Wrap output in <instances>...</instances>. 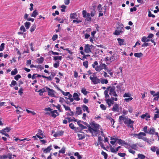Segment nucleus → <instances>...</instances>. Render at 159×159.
<instances>
[{
	"label": "nucleus",
	"instance_id": "ddd939ff",
	"mask_svg": "<svg viewBox=\"0 0 159 159\" xmlns=\"http://www.w3.org/2000/svg\"><path fill=\"white\" fill-rule=\"evenodd\" d=\"M150 93L151 95H152L153 97H155L153 99L154 101H158L159 98V92H157V93H155V92L154 91H150Z\"/></svg>",
	"mask_w": 159,
	"mask_h": 159
},
{
	"label": "nucleus",
	"instance_id": "680f3d73",
	"mask_svg": "<svg viewBox=\"0 0 159 159\" xmlns=\"http://www.w3.org/2000/svg\"><path fill=\"white\" fill-rule=\"evenodd\" d=\"M88 61H86L83 62V65L86 68L88 67Z\"/></svg>",
	"mask_w": 159,
	"mask_h": 159
},
{
	"label": "nucleus",
	"instance_id": "de8ad7c7",
	"mask_svg": "<svg viewBox=\"0 0 159 159\" xmlns=\"http://www.w3.org/2000/svg\"><path fill=\"white\" fill-rule=\"evenodd\" d=\"M77 16V15L76 13H71L70 15V18L71 19H73L75 18Z\"/></svg>",
	"mask_w": 159,
	"mask_h": 159
},
{
	"label": "nucleus",
	"instance_id": "0e129e2a",
	"mask_svg": "<svg viewBox=\"0 0 159 159\" xmlns=\"http://www.w3.org/2000/svg\"><path fill=\"white\" fill-rule=\"evenodd\" d=\"M118 154L119 156L121 157H124L126 155L125 153L121 152L118 153Z\"/></svg>",
	"mask_w": 159,
	"mask_h": 159
},
{
	"label": "nucleus",
	"instance_id": "20e7f679",
	"mask_svg": "<svg viewBox=\"0 0 159 159\" xmlns=\"http://www.w3.org/2000/svg\"><path fill=\"white\" fill-rule=\"evenodd\" d=\"M148 126H145L143 128V130L146 133L148 134H154L155 129L153 127H151L148 129Z\"/></svg>",
	"mask_w": 159,
	"mask_h": 159
},
{
	"label": "nucleus",
	"instance_id": "49530a36",
	"mask_svg": "<svg viewBox=\"0 0 159 159\" xmlns=\"http://www.w3.org/2000/svg\"><path fill=\"white\" fill-rule=\"evenodd\" d=\"M101 154L104 157V158L105 159H107V158L108 155L106 152L102 151L101 152Z\"/></svg>",
	"mask_w": 159,
	"mask_h": 159
},
{
	"label": "nucleus",
	"instance_id": "ea45409f",
	"mask_svg": "<svg viewBox=\"0 0 159 159\" xmlns=\"http://www.w3.org/2000/svg\"><path fill=\"white\" fill-rule=\"evenodd\" d=\"M18 73L17 69L16 68L15 69L13 70H12L11 73V75H15Z\"/></svg>",
	"mask_w": 159,
	"mask_h": 159
},
{
	"label": "nucleus",
	"instance_id": "c03bdc74",
	"mask_svg": "<svg viewBox=\"0 0 159 159\" xmlns=\"http://www.w3.org/2000/svg\"><path fill=\"white\" fill-rule=\"evenodd\" d=\"M119 71H117L116 73V76H119L120 73L122 72V68L120 67L119 68Z\"/></svg>",
	"mask_w": 159,
	"mask_h": 159
},
{
	"label": "nucleus",
	"instance_id": "5701e85b",
	"mask_svg": "<svg viewBox=\"0 0 159 159\" xmlns=\"http://www.w3.org/2000/svg\"><path fill=\"white\" fill-rule=\"evenodd\" d=\"M82 122H83V121L78 120L77 121V124L81 129H86L87 128L86 127L83 125V124L81 123Z\"/></svg>",
	"mask_w": 159,
	"mask_h": 159
},
{
	"label": "nucleus",
	"instance_id": "79ce46f5",
	"mask_svg": "<svg viewBox=\"0 0 159 159\" xmlns=\"http://www.w3.org/2000/svg\"><path fill=\"white\" fill-rule=\"evenodd\" d=\"M158 149V148L155 146H152L151 148V150L152 151L154 152H155L156 151H156H157V149Z\"/></svg>",
	"mask_w": 159,
	"mask_h": 159
},
{
	"label": "nucleus",
	"instance_id": "8fccbe9b",
	"mask_svg": "<svg viewBox=\"0 0 159 159\" xmlns=\"http://www.w3.org/2000/svg\"><path fill=\"white\" fill-rule=\"evenodd\" d=\"M62 105L64 107L66 111H71V109L70 107L68 106H66L65 105L62 104Z\"/></svg>",
	"mask_w": 159,
	"mask_h": 159
},
{
	"label": "nucleus",
	"instance_id": "13d9d810",
	"mask_svg": "<svg viewBox=\"0 0 159 159\" xmlns=\"http://www.w3.org/2000/svg\"><path fill=\"white\" fill-rule=\"evenodd\" d=\"M73 22L74 23H75L76 24H78L79 23L82 22V20H73Z\"/></svg>",
	"mask_w": 159,
	"mask_h": 159
},
{
	"label": "nucleus",
	"instance_id": "f257e3e1",
	"mask_svg": "<svg viewBox=\"0 0 159 159\" xmlns=\"http://www.w3.org/2000/svg\"><path fill=\"white\" fill-rule=\"evenodd\" d=\"M100 125L94 123L91 126L89 127L88 131L92 134L93 135H97L100 132Z\"/></svg>",
	"mask_w": 159,
	"mask_h": 159
},
{
	"label": "nucleus",
	"instance_id": "a18cd8bd",
	"mask_svg": "<svg viewBox=\"0 0 159 159\" xmlns=\"http://www.w3.org/2000/svg\"><path fill=\"white\" fill-rule=\"evenodd\" d=\"M130 96L131 94L129 92L125 93L123 96V97L124 98L130 97Z\"/></svg>",
	"mask_w": 159,
	"mask_h": 159
},
{
	"label": "nucleus",
	"instance_id": "c756f323",
	"mask_svg": "<svg viewBox=\"0 0 159 159\" xmlns=\"http://www.w3.org/2000/svg\"><path fill=\"white\" fill-rule=\"evenodd\" d=\"M47 88H48V87H45L43 89H39L38 92H41L43 93L47 91L48 89Z\"/></svg>",
	"mask_w": 159,
	"mask_h": 159
},
{
	"label": "nucleus",
	"instance_id": "39448f33",
	"mask_svg": "<svg viewBox=\"0 0 159 159\" xmlns=\"http://www.w3.org/2000/svg\"><path fill=\"white\" fill-rule=\"evenodd\" d=\"M123 25H120L117 27L115 32L114 33V35H118L120 34L123 33L124 31V29L123 28Z\"/></svg>",
	"mask_w": 159,
	"mask_h": 159
},
{
	"label": "nucleus",
	"instance_id": "423d86ee",
	"mask_svg": "<svg viewBox=\"0 0 159 159\" xmlns=\"http://www.w3.org/2000/svg\"><path fill=\"white\" fill-rule=\"evenodd\" d=\"M107 90H108L109 91V94L111 96L117 97L118 95L116 92V88L114 86L112 87H109L107 88Z\"/></svg>",
	"mask_w": 159,
	"mask_h": 159
},
{
	"label": "nucleus",
	"instance_id": "4c0bfd02",
	"mask_svg": "<svg viewBox=\"0 0 159 159\" xmlns=\"http://www.w3.org/2000/svg\"><path fill=\"white\" fill-rule=\"evenodd\" d=\"M62 58V57L61 56H54L53 57V60L56 61L59 60L60 61L61 60Z\"/></svg>",
	"mask_w": 159,
	"mask_h": 159
},
{
	"label": "nucleus",
	"instance_id": "7c9ffc66",
	"mask_svg": "<svg viewBox=\"0 0 159 159\" xmlns=\"http://www.w3.org/2000/svg\"><path fill=\"white\" fill-rule=\"evenodd\" d=\"M81 92L85 95H86L88 92L86 91V89L84 88H82L81 90Z\"/></svg>",
	"mask_w": 159,
	"mask_h": 159
},
{
	"label": "nucleus",
	"instance_id": "69168bd1",
	"mask_svg": "<svg viewBox=\"0 0 159 159\" xmlns=\"http://www.w3.org/2000/svg\"><path fill=\"white\" fill-rule=\"evenodd\" d=\"M57 37L58 35L57 34L54 35L52 38V40L53 41H55L57 39Z\"/></svg>",
	"mask_w": 159,
	"mask_h": 159
},
{
	"label": "nucleus",
	"instance_id": "a878e982",
	"mask_svg": "<svg viewBox=\"0 0 159 159\" xmlns=\"http://www.w3.org/2000/svg\"><path fill=\"white\" fill-rule=\"evenodd\" d=\"M0 133L2 134V135H4L5 136L9 138V135L6 133V132L5 130H4L3 129L2 130H0Z\"/></svg>",
	"mask_w": 159,
	"mask_h": 159
},
{
	"label": "nucleus",
	"instance_id": "2eb2a0df",
	"mask_svg": "<svg viewBox=\"0 0 159 159\" xmlns=\"http://www.w3.org/2000/svg\"><path fill=\"white\" fill-rule=\"evenodd\" d=\"M117 143L120 145H125V148H127L129 146V144L125 142L124 140H123L121 139H119L118 140V141H117Z\"/></svg>",
	"mask_w": 159,
	"mask_h": 159
},
{
	"label": "nucleus",
	"instance_id": "a19ab883",
	"mask_svg": "<svg viewBox=\"0 0 159 159\" xmlns=\"http://www.w3.org/2000/svg\"><path fill=\"white\" fill-rule=\"evenodd\" d=\"M36 25L35 24H34L30 28V31L31 32H32L34 31L36 28Z\"/></svg>",
	"mask_w": 159,
	"mask_h": 159
},
{
	"label": "nucleus",
	"instance_id": "412c9836",
	"mask_svg": "<svg viewBox=\"0 0 159 159\" xmlns=\"http://www.w3.org/2000/svg\"><path fill=\"white\" fill-rule=\"evenodd\" d=\"M119 105L117 104L116 103L114 104L113 106L112 110L115 112H118L119 111Z\"/></svg>",
	"mask_w": 159,
	"mask_h": 159
},
{
	"label": "nucleus",
	"instance_id": "6e6d98bb",
	"mask_svg": "<svg viewBox=\"0 0 159 159\" xmlns=\"http://www.w3.org/2000/svg\"><path fill=\"white\" fill-rule=\"evenodd\" d=\"M5 43H2L1 44L0 46V51H2L4 49Z\"/></svg>",
	"mask_w": 159,
	"mask_h": 159
},
{
	"label": "nucleus",
	"instance_id": "f8f14e48",
	"mask_svg": "<svg viewBox=\"0 0 159 159\" xmlns=\"http://www.w3.org/2000/svg\"><path fill=\"white\" fill-rule=\"evenodd\" d=\"M47 88L48 89L47 91L48 95L52 97H56L55 94L56 93L55 91L48 87Z\"/></svg>",
	"mask_w": 159,
	"mask_h": 159
},
{
	"label": "nucleus",
	"instance_id": "58836bf2",
	"mask_svg": "<svg viewBox=\"0 0 159 159\" xmlns=\"http://www.w3.org/2000/svg\"><path fill=\"white\" fill-rule=\"evenodd\" d=\"M132 149H134L135 150H137L138 147L137 144H132L130 146Z\"/></svg>",
	"mask_w": 159,
	"mask_h": 159
},
{
	"label": "nucleus",
	"instance_id": "4d7b16f0",
	"mask_svg": "<svg viewBox=\"0 0 159 159\" xmlns=\"http://www.w3.org/2000/svg\"><path fill=\"white\" fill-rule=\"evenodd\" d=\"M102 141V139L101 137L100 136H99L98 137V142L100 144L101 146V147H102V144L101 142Z\"/></svg>",
	"mask_w": 159,
	"mask_h": 159
},
{
	"label": "nucleus",
	"instance_id": "0eeeda50",
	"mask_svg": "<svg viewBox=\"0 0 159 159\" xmlns=\"http://www.w3.org/2000/svg\"><path fill=\"white\" fill-rule=\"evenodd\" d=\"M146 136L145 133L140 132L139 133V136L138 137V138L139 139H142L144 141L149 143V141L148 139L146 137H144Z\"/></svg>",
	"mask_w": 159,
	"mask_h": 159
},
{
	"label": "nucleus",
	"instance_id": "09e8293b",
	"mask_svg": "<svg viewBox=\"0 0 159 159\" xmlns=\"http://www.w3.org/2000/svg\"><path fill=\"white\" fill-rule=\"evenodd\" d=\"M106 70L110 74L111 76H112L113 75V72H111V69H108L107 68V69H106Z\"/></svg>",
	"mask_w": 159,
	"mask_h": 159
},
{
	"label": "nucleus",
	"instance_id": "7ed1b4c3",
	"mask_svg": "<svg viewBox=\"0 0 159 159\" xmlns=\"http://www.w3.org/2000/svg\"><path fill=\"white\" fill-rule=\"evenodd\" d=\"M105 98H106L105 100L106 102L108 104L109 107H110L112 104H114V101H117L118 99L117 98L111 97L110 98L108 94L105 96Z\"/></svg>",
	"mask_w": 159,
	"mask_h": 159
},
{
	"label": "nucleus",
	"instance_id": "aec40b11",
	"mask_svg": "<svg viewBox=\"0 0 159 159\" xmlns=\"http://www.w3.org/2000/svg\"><path fill=\"white\" fill-rule=\"evenodd\" d=\"M128 117L124 116H120L119 117V121L120 124H122L123 122L124 123L125 120Z\"/></svg>",
	"mask_w": 159,
	"mask_h": 159
},
{
	"label": "nucleus",
	"instance_id": "864d4df0",
	"mask_svg": "<svg viewBox=\"0 0 159 159\" xmlns=\"http://www.w3.org/2000/svg\"><path fill=\"white\" fill-rule=\"evenodd\" d=\"M42 77L46 79H47L48 80L50 81H51L52 79V77L50 75L48 77L46 76H42Z\"/></svg>",
	"mask_w": 159,
	"mask_h": 159
},
{
	"label": "nucleus",
	"instance_id": "2f4dec72",
	"mask_svg": "<svg viewBox=\"0 0 159 159\" xmlns=\"http://www.w3.org/2000/svg\"><path fill=\"white\" fill-rule=\"evenodd\" d=\"M38 14V13L37 12V10H35L31 14V17H35Z\"/></svg>",
	"mask_w": 159,
	"mask_h": 159
},
{
	"label": "nucleus",
	"instance_id": "bb28decb",
	"mask_svg": "<svg viewBox=\"0 0 159 159\" xmlns=\"http://www.w3.org/2000/svg\"><path fill=\"white\" fill-rule=\"evenodd\" d=\"M117 39L118 42V43L121 46L124 44V43L125 42L124 39L120 38H118Z\"/></svg>",
	"mask_w": 159,
	"mask_h": 159
},
{
	"label": "nucleus",
	"instance_id": "603ef678",
	"mask_svg": "<svg viewBox=\"0 0 159 159\" xmlns=\"http://www.w3.org/2000/svg\"><path fill=\"white\" fill-rule=\"evenodd\" d=\"M66 6L64 5H62L61 7V11L62 12H64L65 11V9L66 8Z\"/></svg>",
	"mask_w": 159,
	"mask_h": 159
},
{
	"label": "nucleus",
	"instance_id": "72a5a7b5",
	"mask_svg": "<svg viewBox=\"0 0 159 159\" xmlns=\"http://www.w3.org/2000/svg\"><path fill=\"white\" fill-rule=\"evenodd\" d=\"M78 136L79 138V139L80 140L83 139L85 137V136L84 134H78Z\"/></svg>",
	"mask_w": 159,
	"mask_h": 159
},
{
	"label": "nucleus",
	"instance_id": "393cba45",
	"mask_svg": "<svg viewBox=\"0 0 159 159\" xmlns=\"http://www.w3.org/2000/svg\"><path fill=\"white\" fill-rule=\"evenodd\" d=\"M76 113L77 115H79L82 113V111L80 107H77L76 108Z\"/></svg>",
	"mask_w": 159,
	"mask_h": 159
},
{
	"label": "nucleus",
	"instance_id": "bf43d9fd",
	"mask_svg": "<svg viewBox=\"0 0 159 159\" xmlns=\"http://www.w3.org/2000/svg\"><path fill=\"white\" fill-rule=\"evenodd\" d=\"M57 132L59 136L62 135L64 133V131L63 130H60Z\"/></svg>",
	"mask_w": 159,
	"mask_h": 159
},
{
	"label": "nucleus",
	"instance_id": "f03ea898",
	"mask_svg": "<svg viewBox=\"0 0 159 159\" xmlns=\"http://www.w3.org/2000/svg\"><path fill=\"white\" fill-rule=\"evenodd\" d=\"M99 64L100 65L98 66V62L95 61L92 65V67L94 68L95 70L97 71L100 72L102 69H104L105 70L107 69V66L105 64L103 63L102 62H100Z\"/></svg>",
	"mask_w": 159,
	"mask_h": 159
},
{
	"label": "nucleus",
	"instance_id": "b1692460",
	"mask_svg": "<svg viewBox=\"0 0 159 159\" xmlns=\"http://www.w3.org/2000/svg\"><path fill=\"white\" fill-rule=\"evenodd\" d=\"M73 97L74 100L76 101H78L80 100V98L79 97V96L77 93H75L73 95Z\"/></svg>",
	"mask_w": 159,
	"mask_h": 159
},
{
	"label": "nucleus",
	"instance_id": "cd10ccee",
	"mask_svg": "<svg viewBox=\"0 0 159 159\" xmlns=\"http://www.w3.org/2000/svg\"><path fill=\"white\" fill-rule=\"evenodd\" d=\"M44 60V58L42 57H41L40 58H38L37 60V63L39 64L42 63Z\"/></svg>",
	"mask_w": 159,
	"mask_h": 159
},
{
	"label": "nucleus",
	"instance_id": "6e6552de",
	"mask_svg": "<svg viewBox=\"0 0 159 159\" xmlns=\"http://www.w3.org/2000/svg\"><path fill=\"white\" fill-rule=\"evenodd\" d=\"M89 79L91 80L92 83L94 84H96L100 83L101 80L96 76H90Z\"/></svg>",
	"mask_w": 159,
	"mask_h": 159
},
{
	"label": "nucleus",
	"instance_id": "1a4fd4ad",
	"mask_svg": "<svg viewBox=\"0 0 159 159\" xmlns=\"http://www.w3.org/2000/svg\"><path fill=\"white\" fill-rule=\"evenodd\" d=\"M82 14L83 17L84 18H86V20L88 21H91V18L90 17V14L89 13H87L86 10H84L82 11Z\"/></svg>",
	"mask_w": 159,
	"mask_h": 159
},
{
	"label": "nucleus",
	"instance_id": "052dcab7",
	"mask_svg": "<svg viewBox=\"0 0 159 159\" xmlns=\"http://www.w3.org/2000/svg\"><path fill=\"white\" fill-rule=\"evenodd\" d=\"M65 152V148H62L61 150L59 151V152L60 153H62L64 154Z\"/></svg>",
	"mask_w": 159,
	"mask_h": 159
},
{
	"label": "nucleus",
	"instance_id": "e2e57ef3",
	"mask_svg": "<svg viewBox=\"0 0 159 159\" xmlns=\"http://www.w3.org/2000/svg\"><path fill=\"white\" fill-rule=\"evenodd\" d=\"M133 99V98L132 97H129V98H126L124 99V101L126 102H128Z\"/></svg>",
	"mask_w": 159,
	"mask_h": 159
},
{
	"label": "nucleus",
	"instance_id": "473e14b6",
	"mask_svg": "<svg viewBox=\"0 0 159 159\" xmlns=\"http://www.w3.org/2000/svg\"><path fill=\"white\" fill-rule=\"evenodd\" d=\"M134 56L137 57H140L143 56V54L141 52L135 53L134 54Z\"/></svg>",
	"mask_w": 159,
	"mask_h": 159
},
{
	"label": "nucleus",
	"instance_id": "a211bd4d",
	"mask_svg": "<svg viewBox=\"0 0 159 159\" xmlns=\"http://www.w3.org/2000/svg\"><path fill=\"white\" fill-rule=\"evenodd\" d=\"M57 88L58 90L60 91L62 94L64 96H68L69 94V97L70 98V97H72V95L70 94V93L69 92H65L63 91L61 89H60L59 87H58L57 85H56Z\"/></svg>",
	"mask_w": 159,
	"mask_h": 159
},
{
	"label": "nucleus",
	"instance_id": "e433bc0d",
	"mask_svg": "<svg viewBox=\"0 0 159 159\" xmlns=\"http://www.w3.org/2000/svg\"><path fill=\"white\" fill-rule=\"evenodd\" d=\"M138 158L140 159H144L145 156L142 154H139L138 155Z\"/></svg>",
	"mask_w": 159,
	"mask_h": 159
},
{
	"label": "nucleus",
	"instance_id": "5fc2aeb1",
	"mask_svg": "<svg viewBox=\"0 0 159 159\" xmlns=\"http://www.w3.org/2000/svg\"><path fill=\"white\" fill-rule=\"evenodd\" d=\"M59 62L57 61L54 64L53 67L55 68H57L59 66Z\"/></svg>",
	"mask_w": 159,
	"mask_h": 159
},
{
	"label": "nucleus",
	"instance_id": "dca6fc26",
	"mask_svg": "<svg viewBox=\"0 0 159 159\" xmlns=\"http://www.w3.org/2000/svg\"><path fill=\"white\" fill-rule=\"evenodd\" d=\"M36 136L38 138L40 139H43L44 137L42 131L40 129L38 130V134H36Z\"/></svg>",
	"mask_w": 159,
	"mask_h": 159
},
{
	"label": "nucleus",
	"instance_id": "9b49d317",
	"mask_svg": "<svg viewBox=\"0 0 159 159\" xmlns=\"http://www.w3.org/2000/svg\"><path fill=\"white\" fill-rule=\"evenodd\" d=\"M46 114L49 115L54 118H56L59 115V113L57 110H52L50 112H47Z\"/></svg>",
	"mask_w": 159,
	"mask_h": 159
},
{
	"label": "nucleus",
	"instance_id": "774afa93",
	"mask_svg": "<svg viewBox=\"0 0 159 159\" xmlns=\"http://www.w3.org/2000/svg\"><path fill=\"white\" fill-rule=\"evenodd\" d=\"M98 10L99 12H102V5L101 4H99L98 7Z\"/></svg>",
	"mask_w": 159,
	"mask_h": 159
},
{
	"label": "nucleus",
	"instance_id": "9d476101",
	"mask_svg": "<svg viewBox=\"0 0 159 159\" xmlns=\"http://www.w3.org/2000/svg\"><path fill=\"white\" fill-rule=\"evenodd\" d=\"M125 120L124 123L126 125L128 126L133 128V124L134 123V121L131 120L130 119L128 118V117Z\"/></svg>",
	"mask_w": 159,
	"mask_h": 159
},
{
	"label": "nucleus",
	"instance_id": "37998d69",
	"mask_svg": "<svg viewBox=\"0 0 159 159\" xmlns=\"http://www.w3.org/2000/svg\"><path fill=\"white\" fill-rule=\"evenodd\" d=\"M55 107L60 112H61L63 111V110L62 108H61V105L60 104H58L57 106H56Z\"/></svg>",
	"mask_w": 159,
	"mask_h": 159
},
{
	"label": "nucleus",
	"instance_id": "338daca9",
	"mask_svg": "<svg viewBox=\"0 0 159 159\" xmlns=\"http://www.w3.org/2000/svg\"><path fill=\"white\" fill-rule=\"evenodd\" d=\"M21 78V76L20 75H17L14 77V79L16 80H18L19 79Z\"/></svg>",
	"mask_w": 159,
	"mask_h": 159
},
{
	"label": "nucleus",
	"instance_id": "f704fd0d",
	"mask_svg": "<svg viewBox=\"0 0 159 159\" xmlns=\"http://www.w3.org/2000/svg\"><path fill=\"white\" fill-rule=\"evenodd\" d=\"M147 38L148 37H146L145 36H143L142 37L141 41L143 42H148L150 41V40L149 39H148Z\"/></svg>",
	"mask_w": 159,
	"mask_h": 159
},
{
	"label": "nucleus",
	"instance_id": "4be33fe9",
	"mask_svg": "<svg viewBox=\"0 0 159 159\" xmlns=\"http://www.w3.org/2000/svg\"><path fill=\"white\" fill-rule=\"evenodd\" d=\"M141 117L142 119H145V117H146L145 120H148V118H150V116L148 114V113H146L145 114H143L141 116Z\"/></svg>",
	"mask_w": 159,
	"mask_h": 159
},
{
	"label": "nucleus",
	"instance_id": "c9c22d12",
	"mask_svg": "<svg viewBox=\"0 0 159 159\" xmlns=\"http://www.w3.org/2000/svg\"><path fill=\"white\" fill-rule=\"evenodd\" d=\"M25 26L26 29H28L30 27V23L28 22H26L24 24Z\"/></svg>",
	"mask_w": 159,
	"mask_h": 159
},
{
	"label": "nucleus",
	"instance_id": "6ab92c4d",
	"mask_svg": "<svg viewBox=\"0 0 159 159\" xmlns=\"http://www.w3.org/2000/svg\"><path fill=\"white\" fill-rule=\"evenodd\" d=\"M52 146L50 145L46 148H43L42 150L43 152L46 153H49L52 150Z\"/></svg>",
	"mask_w": 159,
	"mask_h": 159
},
{
	"label": "nucleus",
	"instance_id": "4468645a",
	"mask_svg": "<svg viewBox=\"0 0 159 159\" xmlns=\"http://www.w3.org/2000/svg\"><path fill=\"white\" fill-rule=\"evenodd\" d=\"M92 46V45H90L89 44L85 45L84 46V52L86 53L91 52V48Z\"/></svg>",
	"mask_w": 159,
	"mask_h": 159
},
{
	"label": "nucleus",
	"instance_id": "f3484780",
	"mask_svg": "<svg viewBox=\"0 0 159 159\" xmlns=\"http://www.w3.org/2000/svg\"><path fill=\"white\" fill-rule=\"evenodd\" d=\"M122 83H120L116 86V90L117 93H119V92H121L122 91Z\"/></svg>",
	"mask_w": 159,
	"mask_h": 159
},
{
	"label": "nucleus",
	"instance_id": "3c124183",
	"mask_svg": "<svg viewBox=\"0 0 159 159\" xmlns=\"http://www.w3.org/2000/svg\"><path fill=\"white\" fill-rule=\"evenodd\" d=\"M100 82L102 84H107L108 83V81L107 79H102L101 80Z\"/></svg>",
	"mask_w": 159,
	"mask_h": 159
},
{
	"label": "nucleus",
	"instance_id": "c85d7f7f",
	"mask_svg": "<svg viewBox=\"0 0 159 159\" xmlns=\"http://www.w3.org/2000/svg\"><path fill=\"white\" fill-rule=\"evenodd\" d=\"M82 107L84 111H86L88 113L89 112V108L86 106L84 105Z\"/></svg>",
	"mask_w": 159,
	"mask_h": 159
}]
</instances>
